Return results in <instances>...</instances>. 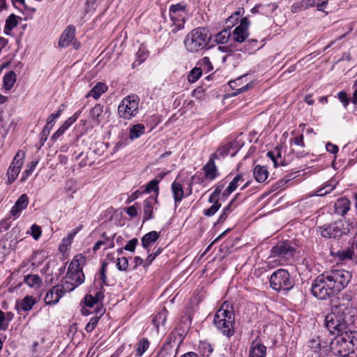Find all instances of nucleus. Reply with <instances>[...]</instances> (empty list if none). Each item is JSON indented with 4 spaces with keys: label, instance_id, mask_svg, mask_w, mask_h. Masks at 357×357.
<instances>
[{
    "label": "nucleus",
    "instance_id": "14",
    "mask_svg": "<svg viewBox=\"0 0 357 357\" xmlns=\"http://www.w3.org/2000/svg\"><path fill=\"white\" fill-rule=\"evenodd\" d=\"M75 37V27L73 25L68 26L61 33L59 46L60 47H66L70 45Z\"/></svg>",
    "mask_w": 357,
    "mask_h": 357
},
{
    "label": "nucleus",
    "instance_id": "7",
    "mask_svg": "<svg viewBox=\"0 0 357 357\" xmlns=\"http://www.w3.org/2000/svg\"><path fill=\"white\" fill-rule=\"evenodd\" d=\"M139 99L136 95L125 97L118 107V114L121 118L130 119L138 113Z\"/></svg>",
    "mask_w": 357,
    "mask_h": 357
},
{
    "label": "nucleus",
    "instance_id": "17",
    "mask_svg": "<svg viewBox=\"0 0 357 357\" xmlns=\"http://www.w3.org/2000/svg\"><path fill=\"white\" fill-rule=\"evenodd\" d=\"M107 89L108 87L105 83L99 82L89 91L86 97H93L98 100Z\"/></svg>",
    "mask_w": 357,
    "mask_h": 357
},
{
    "label": "nucleus",
    "instance_id": "6",
    "mask_svg": "<svg viewBox=\"0 0 357 357\" xmlns=\"http://www.w3.org/2000/svg\"><path fill=\"white\" fill-rule=\"evenodd\" d=\"M311 291L313 296L320 300H326L337 294L324 273L313 281Z\"/></svg>",
    "mask_w": 357,
    "mask_h": 357
},
{
    "label": "nucleus",
    "instance_id": "64",
    "mask_svg": "<svg viewBox=\"0 0 357 357\" xmlns=\"http://www.w3.org/2000/svg\"><path fill=\"white\" fill-rule=\"evenodd\" d=\"M292 142H293L294 145H296V146H301V147H303L305 146L303 135H300L298 136L295 137L292 139Z\"/></svg>",
    "mask_w": 357,
    "mask_h": 357
},
{
    "label": "nucleus",
    "instance_id": "62",
    "mask_svg": "<svg viewBox=\"0 0 357 357\" xmlns=\"http://www.w3.org/2000/svg\"><path fill=\"white\" fill-rule=\"evenodd\" d=\"M312 6H317L318 10H322L321 7L327 4L328 0H312Z\"/></svg>",
    "mask_w": 357,
    "mask_h": 357
},
{
    "label": "nucleus",
    "instance_id": "30",
    "mask_svg": "<svg viewBox=\"0 0 357 357\" xmlns=\"http://www.w3.org/2000/svg\"><path fill=\"white\" fill-rule=\"evenodd\" d=\"M144 130L145 126L143 124H135L130 128L129 137L131 139H137L144 134Z\"/></svg>",
    "mask_w": 357,
    "mask_h": 357
},
{
    "label": "nucleus",
    "instance_id": "2",
    "mask_svg": "<svg viewBox=\"0 0 357 357\" xmlns=\"http://www.w3.org/2000/svg\"><path fill=\"white\" fill-rule=\"evenodd\" d=\"M354 320L353 316L336 307L325 318V325L331 333L336 334L353 331Z\"/></svg>",
    "mask_w": 357,
    "mask_h": 357
},
{
    "label": "nucleus",
    "instance_id": "37",
    "mask_svg": "<svg viewBox=\"0 0 357 357\" xmlns=\"http://www.w3.org/2000/svg\"><path fill=\"white\" fill-rule=\"evenodd\" d=\"M231 37V31L229 29H224L215 35V40L218 43L225 44Z\"/></svg>",
    "mask_w": 357,
    "mask_h": 357
},
{
    "label": "nucleus",
    "instance_id": "3",
    "mask_svg": "<svg viewBox=\"0 0 357 357\" xmlns=\"http://www.w3.org/2000/svg\"><path fill=\"white\" fill-rule=\"evenodd\" d=\"M213 324L224 335L229 337L234 335L235 315L229 302L225 301L221 305L214 316Z\"/></svg>",
    "mask_w": 357,
    "mask_h": 357
},
{
    "label": "nucleus",
    "instance_id": "50",
    "mask_svg": "<svg viewBox=\"0 0 357 357\" xmlns=\"http://www.w3.org/2000/svg\"><path fill=\"white\" fill-rule=\"evenodd\" d=\"M243 8H238L234 14H232L229 17L227 18V22L231 23L234 25L235 23H237L238 18V17L243 13Z\"/></svg>",
    "mask_w": 357,
    "mask_h": 357
},
{
    "label": "nucleus",
    "instance_id": "41",
    "mask_svg": "<svg viewBox=\"0 0 357 357\" xmlns=\"http://www.w3.org/2000/svg\"><path fill=\"white\" fill-rule=\"evenodd\" d=\"M38 162V160H33L27 165V169H26L22 173L21 181H24L26 180V178L32 174L35 169Z\"/></svg>",
    "mask_w": 357,
    "mask_h": 357
},
{
    "label": "nucleus",
    "instance_id": "48",
    "mask_svg": "<svg viewBox=\"0 0 357 357\" xmlns=\"http://www.w3.org/2000/svg\"><path fill=\"white\" fill-rule=\"evenodd\" d=\"M353 255H354V251L349 248H348L347 250L338 251L337 253V255L340 260L351 259Z\"/></svg>",
    "mask_w": 357,
    "mask_h": 357
},
{
    "label": "nucleus",
    "instance_id": "15",
    "mask_svg": "<svg viewBox=\"0 0 357 357\" xmlns=\"http://www.w3.org/2000/svg\"><path fill=\"white\" fill-rule=\"evenodd\" d=\"M158 204L157 195H151L144 201L143 213L144 221L151 220L153 218V206Z\"/></svg>",
    "mask_w": 357,
    "mask_h": 357
},
{
    "label": "nucleus",
    "instance_id": "43",
    "mask_svg": "<svg viewBox=\"0 0 357 357\" xmlns=\"http://www.w3.org/2000/svg\"><path fill=\"white\" fill-rule=\"evenodd\" d=\"M221 207V204L218 201H213V205L208 209L204 211V214L206 216L211 217Z\"/></svg>",
    "mask_w": 357,
    "mask_h": 357
},
{
    "label": "nucleus",
    "instance_id": "60",
    "mask_svg": "<svg viewBox=\"0 0 357 357\" xmlns=\"http://www.w3.org/2000/svg\"><path fill=\"white\" fill-rule=\"evenodd\" d=\"M61 113V110L59 109L56 113L52 114L47 122L46 125H48V126H54V121L56 119H58Z\"/></svg>",
    "mask_w": 357,
    "mask_h": 357
},
{
    "label": "nucleus",
    "instance_id": "52",
    "mask_svg": "<svg viewBox=\"0 0 357 357\" xmlns=\"http://www.w3.org/2000/svg\"><path fill=\"white\" fill-rule=\"evenodd\" d=\"M234 200L231 201V202L222 210V213L219 217V222H223L226 220L227 215L232 211L231 206Z\"/></svg>",
    "mask_w": 357,
    "mask_h": 357
},
{
    "label": "nucleus",
    "instance_id": "21",
    "mask_svg": "<svg viewBox=\"0 0 357 357\" xmlns=\"http://www.w3.org/2000/svg\"><path fill=\"white\" fill-rule=\"evenodd\" d=\"M102 246H104V250H107L108 248H113L114 247L113 238L110 239L109 237H107L105 236V234L104 233L102 235L101 239H100L95 243L93 248V251L94 252H97Z\"/></svg>",
    "mask_w": 357,
    "mask_h": 357
},
{
    "label": "nucleus",
    "instance_id": "42",
    "mask_svg": "<svg viewBox=\"0 0 357 357\" xmlns=\"http://www.w3.org/2000/svg\"><path fill=\"white\" fill-rule=\"evenodd\" d=\"M202 75V70L201 68H194L188 76V79L191 83L197 82Z\"/></svg>",
    "mask_w": 357,
    "mask_h": 357
},
{
    "label": "nucleus",
    "instance_id": "36",
    "mask_svg": "<svg viewBox=\"0 0 357 357\" xmlns=\"http://www.w3.org/2000/svg\"><path fill=\"white\" fill-rule=\"evenodd\" d=\"M267 156L273 161L274 167L282 165V158L280 150L275 149L273 151H268Z\"/></svg>",
    "mask_w": 357,
    "mask_h": 357
},
{
    "label": "nucleus",
    "instance_id": "9",
    "mask_svg": "<svg viewBox=\"0 0 357 357\" xmlns=\"http://www.w3.org/2000/svg\"><path fill=\"white\" fill-rule=\"evenodd\" d=\"M24 158L25 153L22 151H19L15 154L6 172L7 184L13 183L17 178L24 164Z\"/></svg>",
    "mask_w": 357,
    "mask_h": 357
},
{
    "label": "nucleus",
    "instance_id": "44",
    "mask_svg": "<svg viewBox=\"0 0 357 357\" xmlns=\"http://www.w3.org/2000/svg\"><path fill=\"white\" fill-rule=\"evenodd\" d=\"M82 226L79 225V227L73 229L70 233H68L66 238L63 239V243L65 245H70L75 235L82 229Z\"/></svg>",
    "mask_w": 357,
    "mask_h": 357
},
{
    "label": "nucleus",
    "instance_id": "58",
    "mask_svg": "<svg viewBox=\"0 0 357 357\" xmlns=\"http://www.w3.org/2000/svg\"><path fill=\"white\" fill-rule=\"evenodd\" d=\"M98 324V319L96 317H93L90 319L89 322L86 324L85 327V330L86 332H91Z\"/></svg>",
    "mask_w": 357,
    "mask_h": 357
},
{
    "label": "nucleus",
    "instance_id": "35",
    "mask_svg": "<svg viewBox=\"0 0 357 357\" xmlns=\"http://www.w3.org/2000/svg\"><path fill=\"white\" fill-rule=\"evenodd\" d=\"M66 278L73 281L77 286L82 284L84 281V275L83 272L70 273V274L66 273Z\"/></svg>",
    "mask_w": 357,
    "mask_h": 357
},
{
    "label": "nucleus",
    "instance_id": "59",
    "mask_svg": "<svg viewBox=\"0 0 357 357\" xmlns=\"http://www.w3.org/2000/svg\"><path fill=\"white\" fill-rule=\"evenodd\" d=\"M303 10H305L303 8V5L301 1L294 3L291 7V11L293 13H300Z\"/></svg>",
    "mask_w": 357,
    "mask_h": 357
},
{
    "label": "nucleus",
    "instance_id": "19",
    "mask_svg": "<svg viewBox=\"0 0 357 357\" xmlns=\"http://www.w3.org/2000/svg\"><path fill=\"white\" fill-rule=\"evenodd\" d=\"M77 113L75 114L73 116L68 118L63 123V125L56 130V132L52 135V139L54 140H56L59 137H60L65 131L73 123L76 121L77 119Z\"/></svg>",
    "mask_w": 357,
    "mask_h": 357
},
{
    "label": "nucleus",
    "instance_id": "1",
    "mask_svg": "<svg viewBox=\"0 0 357 357\" xmlns=\"http://www.w3.org/2000/svg\"><path fill=\"white\" fill-rule=\"evenodd\" d=\"M332 352L342 357H357V332L351 331L338 333L331 341Z\"/></svg>",
    "mask_w": 357,
    "mask_h": 357
},
{
    "label": "nucleus",
    "instance_id": "51",
    "mask_svg": "<svg viewBox=\"0 0 357 357\" xmlns=\"http://www.w3.org/2000/svg\"><path fill=\"white\" fill-rule=\"evenodd\" d=\"M224 186L223 185H218L213 192V193L211 195L208 199V202L210 203H213V201H218V197L221 192L222 191Z\"/></svg>",
    "mask_w": 357,
    "mask_h": 357
},
{
    "label": "nucleus",
    "instance_id": "39",
    "mask_svg": "<svg viewBox=\"0 0 357 357\" xmlns=\"http://www.w3.org/2000/svg\"><path fill=\"white\" fill-rule=\"evenodd\" d=\"M77 287V285L70 280L66 278V276H65L63 280V284L60 285V287H61V291H63V295L66 292H70L74 290Z\"/></svg>",
    "mask_w": 357,
    "mask_h": 357
},
{
    "label": "nucleus",
    "instance_id": "56",
    "mask_svg": "<svg viewBox=\"0 0 357 357\" xmlns=\"http://www.w3.org/2000/svg\"><path fill=\"white\" fill-rule=\"evenodd\" d=\"M84 303L87 307H92L98 301L95 299L93 295L87 294L84 297Z\"/></svg>",
    "mask_w": 357,
    "mask_h": 357
},
{
    "label": "nucleus",
    "instance_id": "28",
    "mask_svg": "<svg viewBox=\"0 0 357 357\" xmlns=\"http://www.w3.org/2000/svg\"><path fill=\"white\" fill-rule=\"evenodd\" d=\"M104 112V106L100 104H96L90 112L92 119L98 124L102 121V116Z\"/></svg>",
    "mask_w": 357,
    "mask_h": 357
},
{
    "label": "nucleus",
    "instance_id": "24",
    "mask_svg": "<svg viewBox=\"0 0 357 357\" xmlns=\"http://www.w3.org/2000/svg\"><path fill=\"white\" fill-rule=\"evenodd\" d=\"M253 174L257 181L263 183L267 180L268 172L266 167L257 165L254 169Z\"/></svg>",
    "mask_w": 357,
    "mask_h": 357
},
{
    "label": "nucleus",
    "instance_id": "46",
    "mask_svg": "<svg viewBox=\"0 0 357 357\" xmlns=\"http://www.w3.org/2000/svg\"><path fill=\"white\" fill-rule=\"evenodd\" d=\"M30 234L35 240H38L42 234V230L40 227L34 224L31 227L30 231L26 232Z\"/></svg>",
    "mask_w": 357,
    "mask_h": 357
},
{
    "label": "nucleus",
    "instance_id": "8",
    "mask_svg": "<svg viewBox=\"0 0 357 357\" xmlns=\"http://www.w3.org/2000/svg\"><path fill=\"white\" fill-rule=\"evenodd\" d=\"M271 287L278 291L289 290L294 286L289 278V273L284 269H278L272 273L270 278Z\"/></svg>",
    "mask_w": 357,
    "mask_h": 357
},
{
    "label": "nucleus",
    "instance_id": "40",
    "mask_svg": "<svg viewBox=\"0 0 357 357\" xmlns=\"http://www.w3.org/2000/svg\"><path fill=\"white\" fill-rule=\"evenodd\" d=\"M159 182H160V181L157 180V179H153V180L150 181L146 185L144 192L146 193H150L151 192L153 191V192H155V195H157V197H158V193H159V186H158Z\"/></svg>",
    "mask_w": 357,
    "mask_h": 357
},
{
    "label": "nucleus",
    "instance_id": "11",
    "mask_svg": "<svg viewBox=\"0 0 357 357\" xmlns=\"http://www.w3.org/2000/svg\"><path fill=\"white\" fill-rule=\"evenodd\" d=\"M187 7V4L184 2H181L177 4H174L170 6L169 8V16L171 20L176 24V22H178V24H176L177 28L174 29L172 31L176 32L177 30H179L183 27L185 20L183 17L181 20L178 19V13L180 12H184Z\"/></svg>",
    "mask_w": 357,
    "mask_h": 357
},
{
    "label": "nucleus",
    "instance_id": "20",
    "mask_svg": "<svg viewBox=\"0 0 357 357\" xmlns=\"http://www.w3.org/2000/svg\"><path fill=\"white\" fill-rule=\"evenodd\" d=\"M335 213L344 215L350 208V202L347 199H339L334 205Z\"/></svg>",
    "mask_w": 357,
    "mask_h": 357
},
{
    "label": "nucleus",
    "instance_id": "12",
    "mask_svg": "<svg viewBox=\"0 0 357 357\" xmlns=\"http://www.w3.org/2000/svg\"><path fill=\"white\" fill-rule=\"evenodd\" d=\"M249 21L246 17L241 20L239 26H236L233 31V39L234 41L242 43L248 38Z\"/></svg>",
    "mask_w": 357,
    "mask_h": 357
},
{
    "label": "nucleus",
    "instance_id": "57",
    "mask_svg": "<svg viewBox=\"0 0 357 357\" xmlns=\"http://www.w3.org/2000/svg\"><path fill=\"white\" fill-rule=\"evenodd\" d=\"M337 97L340 102L344 105V107H347L349 102V100L347 96V93L344 91H342L337 93Z\"/></svg>",
    "mask_w": 357,
    "mask_h": 357
},
{
    "label": "nucleus",
    "instance_id": "49",
    "mask_svg": "<svg viewBox=\"0 0 357 357\" xmlns=\"http://www.w3.org/2000/svg\"><path fill=\"white\" fill-rule=\"evenodd\" d=\"M229 149L226 146H222L215 153L211 155V158L213 159L219 158L220 157H225L229 154Z\"/></svg>",
    "mask_w": 357,
    "mask_h": 357
},
{
    "label": "nucleus",
    "instance_id": "13",
    "mask_svg": "<svg viewBox=\"0 0 357 357\" xmlns=\"http://www.w3.org/2000/svg\"><path fill=\"white\" fill-rule=\"evenodd\" d=\"M63 296L61 291V287L59 284L52 287L49 289L45 296L44 301L46 305H54L59 303L61 298Z\"/></svg>",
    "mask_w": 357,
    "mask_h": 357
},
{
    "label": "nucleus",
    "instance_id": "29",
    "mask_svg": "<svg viewBox=\"0 0 357 357\" xmlns=\"http://www.w3.org/2000/svg\"><path fill=\"white\" fill-rule=\"evenodd\" d=\"M18 24L17 17L14 14H11L6 20L4 27V33L6 35L10 34V31Z\"/></svg>",
    "mask_w": 357,
    "mask_h": 357
},
{
    "label": "nucleus",
    "instance_id": "32",
    "mask_svg": "<svg viewBox=\"0 0 357 357\" xmlns=\"http://www.w3.org/2000/svg\"><path fill=\"white\" fill-rule=\"evenodd\" d=\"M36 300L33 296H26L20 302V307L23 311H29L31 310Z\"/></svg>",
    "mask_w": 357,
    "mask_h": 357
},
{
    "label": "nucleus",
    "instance_id": "25",
    "mask_svg": "<svg viewBox=\"0 0 357 357\" xmlns=\"http://www.w3.org/2000/svg\"><path fill=\"white\" fill-rule=\"evenodd\" d=\"M159 238V234L155 231H152L151 232L145 234L142 238V246L147 250V252H149V247L152 243H154Z\"/></svg>",
    "mask_w": 357,
    "mask_h": 357
},
{
    "label": "nucleus",
    "instance_id": "38",
    "mask_svg": "<svg viewBox=\"0 0 357 357\" xmlns=\"http://www.w3.org/2000/svg\"><path fill=\"white\" fill-rule=\"evenodd\" d=\"M149 347V342L146 338H142L137 344L136 356L141 357Z\"/></svg>",
    "mask_w": 357,
    "mask_h": 357
},
{
    "label": "nucleus",
    "instance_id": "34",
    "mask_svg": "<svg viewBox=\"0 0 357 357\" xmlns=\"http://www.w3.org/2000/svg\"><path fill=\"white\" fill-rule=\"evenodd\" d=\"M199 349L201 354L206 357L209 356L213 351L212 345L207 341H200Z\"/></svg>",
    "mask_w": 357,
    "mask_h": 357
},
{
    "label": "nucleus",
    "instance_id": "31",
    "mask_svg": "<svg viewBox=\"0 0 357 357\" xmlns=\"http://www.w3.org/2000/svg\"><path fill=\"white\" fill-rule=\"evenodd\" d=\"M24 282L31 287H38L41 284L42 280L38 275H27Z\"/></svg>",
    "mask_w": 357,
    "mask_h": 357
},
{
    "label": "nucleus",
    "instance_id": "55",
    "mask_svg": "<svg viewBox=\"0 0 357 357\" xmlns=\"http://www.w3.org/2000/svg\"><path fill=\"white\" fill-rule=\"evenodd\" d=\"M52 128V126H48V125H46L43 130L41 132V138H40V142L41 144L43 145L45 142L47 140V136L49 135L51 129Z\"/></svg>",
    "mask_w": 357,
    "mask_h": 357
},
{
    "label": "nucleus",
    "instance_id": "33",
    "mask_svg": "<svg viewBox=\"0 0 357 357\" xmlns=\"http://www.w3.org/2000/svg\"><path fill=\"white\" fill-rule=\"evenodd\" d=\"M243 179L241 175H236L233 180L230 182L228 187L226 188V190L224 192L225 195H229L231 192H233L238 186L239 182H243Z\"/></svg>",
    "mask_w": 357,
    "mask_h": 357
},
{
    "label": "nucleus",
    "instance_id": "16",
    "mask_svg": "<svg viewBox=\"0 0 357 357\" xmlns=\"http://www.w3.org/2000/svg\"><path fill=\"white\" fill-rule=\"evenodd\" d=\"M266 347L255 340L252 342L249 350L248 357H266Z\"/></svg>",
    "mask_w": 357,
    "mask_h": 357
},
{
    "label": "nucleus",
    "instance_id": "47",
    "mask_svg": "<svg viewBox=\"0 0 357 357\" xmlns=\"http://www.w3.org/2000/svg\"><path fill=\"white\" fill-rule=\"evenodd\" d=\"M116 267L121 271H126L128 267V259L125 257H119L117 259Z\"/></svg>",
    "mask_w": 357,
    "mask_h": 357
},
{
    "label": "nucleus",
    "instance_id": "10",
    "mask_svg": "<svg viewBox=\"0 0 357 357\" xmlns=\"http://www.w3.org/2000/svg\"><path fill=\"white\" fill-rule=\"evenodd\" d=\"M295 249L287 242L278 243L271 249V256L287 260L294 256Z\"/></svg>",
    "mask_w": 357,
    "mask_h": 357
},
{
    "label": "nucleus",
    "instance_id": "4",
    "mask_svg": "<svg viewBox=\"0 0 357 357\" xmlns=\"http://www.w3.org/2000/svg\"><path fill=\"white\" fill-rule=\"evenodd\" d=\"M211 40L208 30L204 27L192 29L184 39V46L189 52H198L204 50Z\"/></svg>",
    "mask_w": 357,
    "mask_h": 357
},
{
    "label": "nucleus",
    "instance_id": "27",
    "mask_svg": "<svg viewBox=\"0 0 357 357\" xmlns=\"http://www.w3.org/2000/svg\"><path fill=\"white\" fill-rule=\"evenodd\" d=\"M173 197L176 203L180 202L183 197V190L181 183L174 181L172 184Z\"/></svg>",
    "mask_w": 357,
    "mask_h": 357
},
{
    "label": "nucleus",
    "instance_id": "26",
    "mask_svg": "<svg viewBox=\"0 0 357 357\" xmlns=\"http://www.w3.org/2000/svg\"><path fill=\"white\" fill-rule=\"evenodd\" d=\"M17 79L16 74L14 71L10 70L6 73L3 79V85L6 90H10L15 83Z\"/></svg>",
    "mask_w": 357,
    "mask_h": 357
},
{
    "label": "nucleus",
    "instance_id": "22",
    "mask_svg": "<svg viewBox=\"0 0 357 357\" xmlns=\"http://www.w3.org/2000/svg\"><path fill=\"white\" fill-rule=\"evenodd\" d=\"M321 235L324 238H335L340 234L337 227L332 225H324L319 227Z\"/></svg>",
    "mask_w": 357,
    "mask_h": 357
},
{
    "label": "nucleus",
    "instance_id": "45",
    "mask_svg": "<svg viewBox=\"0 0 357 357\" xmlns=\"http://www.w3.org/2000/svg\"><path fill=\"white\" fill-rule=\"evenodd\" d=\"M28 204L29 198L26 195L23 194L18 198L15 204L20 210H24L26 208Z\"/></svg>",
    "mask_w": 357,
    "mask_h": 357
},
{
    "label": "nucleus",
    "instance_id": "53",
    "mask_svg": "<svg viewBox=\"0 0 357 357\" xmlns=\"http://www.w3.org/2000/svg\"><path fill=\"white\" fill-rule=\"evenodd\" d=\"M138 243V240L137 238H132L130 240L127 244L124 246L123 249L133 252L135 250V248Z\"/></svg>",
    "mask_w": 357,
    "mask_h": 357
},
{
    "label": "nucleus",
    "instance_id": "5",
    "mask_svg": "<svg viewBox=\"0 0 357 357\" xmlns=\"http://www.w3.org/2000/svg\"><path fill=\"white\" fill-rule=\"evenodd\" d=\"M333 288L337 294L349 284L351 278L350 272L344 269H333L324 273Z\"/></svg>",
    "mask_w": 357,
    "mask_h": 357
},
{
    "label": "nucleus",
    "instance_id": "18",
    "mask_svg": "<svg viewBox=\"0 0 357 357\" xmlns=\"http://www.w3.org/2000/svg\"><path fill=\"white\" fill-rule=\"evenodd\" d=\"M203 170L206 178L213 180L217 176V167L213 158H210L208 162L204 166Z\"/></svg>",
    "mask_w": 357,
    "mask_h": 357
},
{
    "label": "nucleus",
    "instance_id": "54",
    "mask_svg": "<svg viewBox=\"0 0 357 357\" xmlns=\"http://www.w3.org/2000/svg\"><path fill=\"white\" fill-rule=\"evenodd\" d=\"M75 272H82V267L78 265V264L72 261L68 268V271L66 273L70 274V273Z\"/></svg>",
    "mask_w": 357,
    "mask_h": 357
},
{
    "label": "nucleus",
    "instance_id": "23",
    "mask_svg": "<svg viewBox=\"0 0 357 357\" xmlns=\"http://www.w3.org/2000/svg\"><path fill=\"white\" fill-rule=\"evenodd\" d=\"M167 314V310L165 308H163L153 319V324L156 328L158 332L159 331L160 326L165 327Z\"/></svg>",
    "mask_w": 357,
    "mask_h": 357
},
{
    "label": "nucleus",
    "instance_id": "63",
    "mask_svg": "<svg viewBox=\"0 0 357 357\" xmlns=\"http://www.w3.org/2000/svg\"><path fill=\"white\" fill-rule=\"evenodd\" d=\"M10 222L8 220L5 219L0 222V231L1 232L6 231V230H8L10 228Z\"/></svg>",
    "mask_w": 357,
    "mask_h": 357
},
{
    "label": "nucleus",
    "instance_id": "61",
    "mask_svg": "<svg viewBox=\"0 0 357 357\" xmlns=\"http://www.w3.org/2000/svg\"><path fill=\"white\" fill-rule=\"evenodd\" d=\"M8 326V324L5 321V314L0 310V331H5Z\"/></svg>",
    "mask_w": 357,
    "mask_h": 357
}]
</instances>
